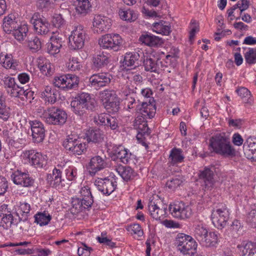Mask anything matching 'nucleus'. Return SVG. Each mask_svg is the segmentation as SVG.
<instances>
[{
    "label": "nucleus",
    "mask_w": 256,
    "mask_h": 256,
    "mask_svg": "<svg viewBox=\"0 0 256 256\" xmlns=\"http://www.w3.org/2000/svg\"><path fill=\"white\" fill-rule=\"evenodd\" d=\"M183 180L182 178L180 176H176L172 178V180H168L166 183V186L169 188L174 190L176 188L180 186Z\"/></svg>",
    "instance_id": "864d4df0"
},
{
    "label": "nucleus",
    "mask_w": 256,
    "mask_h": 256,
    "mask_svg": "<svg viewBox=\"0 0 256 256\" xmlns=\"http://www.w3.org/2000/svg\"><path fill=\"white\" fill-rule=\"evenodd\" d=\"M94 64H107L110 62L108 54L101 52L93 57Z\"/></svg>",
    "instance_id": "49530a36"
},
{
    "label": "nucleus",
    "mask_w": 256,
    "mask_h": 256,
    "mask_svg": "<svg viewBox=\"0 0 256 256\" xmlns=\"http://www.w3.org/2000/svg\"><path fill=\"white\" fill-rule=\"evenodd\" d=\"M112 153L117 158H120L122 163L126 164L128 162L127 150L122 146H114L112 148Z\"/></svg>",
    "instance_id": "2f4dec72"
},
{
    "label": "nucleus",
    "mask_w": 256,
    "mask_h": 256,
    "mask_svg": "<svg viewBox=\"0 0 256 256\" xmlns=\"http://www.w3.org/2000/svg\"><path fill=\"white\" fill-rule=\"evenodd\" d=\"M96 239L100 243L107 246L110 248H114L116 246V244L112 242L110 238L106 236V234L102 233L100 236L96 238Z\"/></svg>",
    "instance_id": "603ef678"
},
{
    "label": "nucleus",
    "mask_w": 256,
    "mask_h": 256,
    "mask_svg": "<svg viewBox=\"0 0 256 256\" xmlns=\"http://www.w3.org/2000/svg\"><path fill=\"white\" fill-rule=\"evenodd\" d=\"M82 200L80 198L74 200L72 202L73 208H75L76 212H78L83 210L84 209L88 208L91 206H86V204H84Z\"/></svg>",
    "instance_id": "6e6d98bb"
},
{
    "label": "nucleus",
    "mask_w": 256,
    "mask_h": 256,
    "mask_svg": "<svg viewBox=\"0 0 256 256\" xmlns=\"http://www.w3.org/2000/svg\"><path fill=\"white\" fill-rule=\"evenodd\" d=\"M16 22L14 16L12 14H8L3 19V29L8 34L10 33L16 28Z\"/></svg>",
    "instance_id": "c85d7f7f"
},
{
    "label": "nucleus",
    "mask_w": 256,
    "mask_h": 256,
    "mask_svg": "<svg viewBox=\"0 0 256 256\" xmlns=\"http://www.w3.org/2000/svg\"><path fill=\"white\" fill-rule=\"evenodd\" d=\"M170 210L174 217L182 220L188 218L192 214L191 208L188 206H186L182 202L170 206Z\"/></svg>",
    "instance_id": "2eb2a0df"
},
{
    "label": "nucleus",
    "mask_w": 256,
    "mask_h": 256,
    "mask_svg": "<svg viewBox=\"0 0 256 256\" xmlns=\"http://www.w3.org/2000/svg\"><path fill=\"white\" fill-rule=\"evenodd\" d=\"M106 166V163L103 158L99 156L92 157L88 165V169L91 176L103 170Z\"/></svg>",
    "instance_id": "aec40b11"
},
{
    "label": "nucleus",
    "mask_w": 256,
    "mask_h": 256,
    "mask_svg": "<svg viewBox=\"0 0 256 256\" xmlns=\"http://www.w3.org/2000/svg\"><path fill=\"white\" fill-rule=\"evenodd\" d=\"M214 167H205L203 170L199 171L198 176L202 186L205 190H211L215 183L214 179Z\"/></svg>",
    "instance_id": "f8f14e48"
},
{
    "label": "nucleus",
    "mask_w": 256,
    "mask_h": 256,
    "mask_svg": "<svg viewBox=\"0 0 256 256\" xmlns=\"http://www.w3.org/2000/svg\"><path fill=\"white\" fill-rule=\"evenodd\" d=\"M129 227L131 228V234L134 235L135 238H138L144 234V232L141 226L138 224L134 223L131 224Z\"/></svg>",
    "instance_id": "09e8293b"
},
{
    "label": "nucleus",
    "mask_w": 256,
    "mask_h": 256,
    "mask_svg": "<svg viewBox=\"0 0 256 256\" xmlns=\"http://www.w3.org/2000/svg\"><path fill=\"white\" fill-rule=\"evenodd\" d=\"M166 208H160L155 204L154 202L151 201L148 204V210L152 217L156 220H160L161 218L166 214Z\"/></svg>",
    "instance_id": "bb28decb"
},
{
    "label": "nucleus",
    "mask_w": 256,
    "mask_h": 256,
    "mask_svg": "<svg viewBox=\"0 0 256 256\" xmlns=\"http://www.w3.org/2000/svg\"><path fill=\"white\" fill-rule=\"evenodd\" d=\"M78 78L71 74L56 76L54 80V86L64 90H68L78 86Z\"/></svg>",
    "instance_id": "1a4fd4ad"
},
{
    "label": "nucleus",
    "mask_w": 256,
    "mask_h": 256,
    "mask_svg": "<svg viewBox=\"0 0 256 256\" xmlns=\"http://www.w3.org/2000/svg\"><path fill=\"white\" fill-rule=\"evenodd\" d=\"M84 134V138L89 142H100L102 141L104 138L103 133L98 129H88L86 130Z\"/></svg>",
    "instance_id": "393cba45"
},
{
    "label": "nucleus",
    "mask_w": 256,
    "mask_h": 256,
    "mask_svg": "<svg viewBox=\"0 0 256 256\" xmlns=\"http://www.w3.org/2000/svg\"><path fill=\"white\" fill-rule=\"evenodd\" d=\"M122 40L118 34H106L98 40V44L104 49L113 50L117 51L122 44Z\"/></svg>",
    "instance_id": "9b49d317"
},
{
    "label": "nucleus",
    "mask_w": 256,
    "mask_h": 256,
    "mask_svg": "<svg viewBox=\"0 0 256 256\" xmlns=\"http://www.w3.org/2000/svg\"><path fill=\"white\" fill-rule=\"evenodd\" d=\"M0 218L1 219V222L5 224L7 226H10L12 223L13 216L10 212L0 216Z\"/></svg>",
    "instance_id": "69168bd1"
},
{
    "label": "nucleus",
    "mask_w": 256,
    "mask_h": 256,
    "mask_svg": "<svg viewBox=\"0 0 256 256\" xmlns=\"http://www.w3.org/2000/svg\"><path fill=\"white\" fill-rule=\"evenodd\" d=\"M93 26L98 33L108 32L111 26V20L107 16L98 14L94 16Z\"/></svg>",
    "instance_id": "f3484780"
},
{
    "label": "nucleus",
    "mask_w": 256,
    "mask_h": 256,
    "mask_svg": "<svg viewBox=\"0 0 256 256\" xmlns=\"http://www.w3.org/2000/svg\"><path fill=\"white\" fill-rule=\"evenodd\" d=\"M52 22L56 28H60L64 25L65 20L60 14H56L52 18Z\"/></svg>",
    "instance_id": "052dcab7"
},
{
    "label": "nucleus",
    "mask_w": 256,
    "mask_h": 256,
    "mask_svg": "<svg viewBox=\"0 0 256 256\" xmlns=\"http://www.w3.org/2000/svg\"><path fill=\"white\" fill-rule=\"evenodd\" d=\"M250 0H240L234 4L236 8H238L240 10V16L242 15V12L248 10L250 6Z\"/></svg>",
    "instance_id": "4d7b16f0"
},
{
    "label": "nucleus",
    "mask_w": 256,
    "mask_h": 256,
    "mask_svg": "<svg viewBox=\"0 0 256 256\" xmlns=\"http://www.w3.org/2000/svg\"><path fill=\"white\" fill-rule=\"evenodd\" d=\"M210 146L216 153L224 157H232L236 154V150L231 144L230 138L224 134L212 136Z\"/></svg>",
    "instance_id": "f257e3e1"
},
{
    "label": "nucleus",
    "mask_w": 256,
    "mask_h": 256,
    "mask_svg": "<svg viewBox=\"0 0 256 256\" xmlns=\"http://www.w3.org/2000/svg\"><path fill=\"white\" fill-rule=\"evenodd\" d=\"M116 171L122 178L126 182L128 181V169L126 166L119 165Z\"/></svg>",
    "instance_id": "bf43d9fd"
},
{
    "label": "nucleus",
    "mask_w": 256,
    "mask_h": 256,
    "mask_svg": "<svg viewBox=\"0 0 256 256\" xmlns=\"http://www.w3.org/2000/svg\"><path fill=\"white\" fill-rule=\"evenodd\" d=\"M33 140L36 142L43 141L45 136V130L43 124L38 120L30 121Z\"/></svg>",
    "instance_id": "6ab92c4d"
},
{
    "label": "nucleus",
    "mask_w": 256,
    "mask_h": 256,
    "mask_svg": "<svg viewBox=\"0 0 256 256\" xmlns=\"http://www.w3.org/2000/svg\"><path fill=\"white\" fill-rule=\"evenodd\" d=\"M31 210L30 204L26 202H20L18 204L17 213L25 218L30 214Z\"/></svg>",
    "instance_id": "ea45409f"
},
{
    "label": "nucleus",
    "mask_w": 256,
    "mask_h": 256,
    "mask_svg": "<svg viewBox=\"0 0 256 256\" xmlns=\"http://www.w3.org/2000/svg\"><path fill=\"white\" fill-rule=\"evenodd\" d=\"M65 174L68 180L70 181L74 180L77 177V168L73 166H70L66 169Z\"/></svg>",
    "instance_id": "de8ad7c7"
},
{
    "label": "nucleus",
    "mask_w": 256,
    "mask_h": 256,
    "mask_svg": "<svg viewBox=\"0 0 256 256\" xmlns=\"http://www.w3.org/2000/svg\"><path fill=\"white\" fill-rule=\"evenodd\" d=\"M35 31L40 34H46L49 32L50 24L46 19L38 12L34 13L31 20Z\"/></svg>",
    "instance_id": "4468645a"
},
{
    "label": "nucleus",
    "mask_w": 256,
    "mask_h": 256,
    "mask_svg": "<svg viewBox=\"0 0 256 256\" xmlns=\"http://www.w3.org/2000/svg\"><path fill=\"white\" fill-rule=\"evenodd\" d=\"M50 41L51 44L52 46H56L59 48H60L62 46V38L60 36L59 34H54L53 36H51L50 38Z\"/></svg>",
    "instance_id": "680f3d73"
},
{
    "label": "nucleus",
    "mask_w": 256,
    "mask_h": 256,
    "mask_svg": "<svg viewBox=\"0 0 256 256\" xmlns=\"http://www.w3.org/2000/svg\"><path fill=\"white\" fill-rule=\"evenodd\" d=\"M244 58L246 62L249 64L256 63V48H249L244 54Z\"/></svg>",
    "instance_id": "c03bdc74"
},
{
    "label": "nucleus",
    "mask_w": 256,
    "mask_h": 256,
    "mask_svg": "<svg viewBox=\"0 0 256 256\" xmlns=\"http://www.w3.org/2000/svg\"><path fill=\"white\" fill-rule=\"evenodd\" d=\"M13 182L22 187H31L34 185V180L28 173L16 170L11 175Z\"/></svg>",
    "instance_id": "dca6fc26"
},
{
    "label": "nucleus",
    "mask_w": 256,
    "mask_h": 256,
    "mask_svg": "<svg viewBox=\"0 0 256 256\" xmlns=\"http://www.w3.org/2000/svg\"><path fill=\"white\" fill-rule=\"evenodd\" d=\"M140 40L149 46H158L161 45L162 40L158 37L151 34H144L140 38Z\"/></svg>",
    "instance_id": "a878e982"
},
{
    "label": "nucleus",
    "mask_w": 256,
    "mask_h": 256,
    "mask_svg": "<svg viewBox=\"0 0 256 256\" xmlns=\"http://www.w3.org/2000/svg\"><path fill=\"white\" fill-rule=\"evenodd\" d=\"M208 232V230L202 224H198L194 226V236L200 242L204 238V237Z\"/></svg>",
    "instance_id": "a19ab883"
},
{
    "label": "nucleus",
    "mask_w": 256,
    "mask_h": 256,
    "mask_svg": "<svg viewBox=\"0 0 256 256\" xmlns=\"http://www.w3.org/2000/svg\"><path fill=\"white\" fill-rule=\"evenodd\" d=\"M232 142L234 145L240 146L242 144L244 140L238 133H235L232 137Z\"/></svg>",
    "instance_id": "338daca9"
},
{
    "label": "nucleus",
    "mask_w": 256,
    "mask_h": 256,
    "mask_svg": "<svg viewBox=\"0 0 256 256\" xmlns=\"http://www.w3.org/2000/svg\"><path fill=\"white\" fill-rule=\"evenodd\" d=\"M8 188V182L6 178L0 176V196L4 195Z\"/></svg>",
    "instance_id": "0e129e2a"
},
{
    "label": "nucleus",
    "mask_w": 256,
    "mask_h": 256,
    "mask_svg": "<svg viewBox=\"0 0 256 256\" xmlns=\"http://www.w3.org/2000/svg\"><path fill=\"white\" fill-rule=\"evenodd\" d=\"M4 86L6 92L12 97L18 98L22 96H26L28 92L24 88L20 86L14 78L6 76L3 80Z\"/></svg>",
    "instance_id": "9d476101"
},
{
    "label": "nucleus",
    "mask_w": 256,
    "mask_h": 256,
    "mask_svg": "<svg viewBox=\"0 0 256 256\" xmlns=\"http://www.w3.org/2000/svg\"><path fill=\"white\" fill-rule=\"evenodd\" d=\"M96 101L89 94L82 92L71 102L70 106L72 111L76 114L82 115L85 110H92L95 105Z\"/></svg>",
    "instance_id": "7ed1b4c3"
},
{
    "label": "nucleus",
    "mask_w": 256,
    "mask_h": 256,
    "mask_svg": "<svg viewBox=\"0 0 256 256\" xmlns=\"http://www.w3.org/2000/svg\"><path fill=\"white\" fill-rule=\"evenodd\" d=\"M254 244L251 242H242L240 244L238 245V252L241 256H246L250 254L253 248Z\"/></svg>",
    "instance_id": "58836bf2"
},
{
    "label": "nucleus",
    "mask_w": 256,
    "mask_h": 256,
    "mask_svg": "<svg viewBox=\"0 0 256 256\" xmlns=\"http://www.w3.org/2000/svg\"><path fill=\"white\" fill-rule=\"evenodd\" d=\"M218 236L214 232H208L204 238L200 242L206 247L214 246L218 243Z\"/></svg>",
    "instance_id": "f704fd0d"
},
{
    "label": "nucleus",
    "mask_w": 256,
    "mask_h": 256,
    "mask_svg": "<svg viewBox=\"0 0 256 256\" xmlns=\"http://www.w3.org/2000/svg\"><path fill=\"white\" fill-rule=\"evenodd\" d=\"M86 149V144L80 142L78 140L70 150L74 154L80 155L84 153Z\"/></svg>",
    "instance_id": "a18cd8bd"
},
{
    "label": "nucleus",
    "mask_w": 256,
    "mask_h": 256,
    "mask_svg": "<svg viewBox=\"0 0 256 256\" xmlns=\"http://www.w3.org/2000/svg\"><path fill=\"white\" fill-rule=\"evenodd\" d=\"M236 92L244 103L252 104L253 99L250 91L248 88L244 87H241L237 89Z\"/></svg>",
    "instance_id": "4c0bfd02"
},
{
    "label": "nucleus",
    "mask_w": 256,
    "mask_h": 256,
    "mask_svg": "<svg viewBox=\"0 0 256 256\" xmlns=\"http://www.w3.org/2000/svg\"><path fill=\"white\" fill-rule=\"evenodd\" d=\"M229 218V210L225 204H218L212 211V222L218 229H222L226 226Z\"/></svg>",
    "instance_id": "39448f33"
},
{
    "label": "nucleus",
    "mask_w": 256,
    "mask_h": 256,
    "mask_svg": "<svg viewBox=\"0 0 256 256\" xmlns=\"http://www.w3.org/2000/svg\"><path fill=\"white\" fill-rule=\"evenodd\" d=\"M154 100L152 99L151 102L149 100L148 102H142L140 106L138 105L136 108L137 112H140L141 117L143 119L151 118H153L156 114V107L154 103Z\"/></svg>",
    "instance_id": "a211bd4d"
},
{
    "label": "nucleus",
    "mask_w": 256,
    "mask_h": 256,
    "mask_svg": "<svg viewBox=\"0 0 256 256\" xmlns=\"http://www.w3.org/2000/svg\"><path fill=\"white\" fill-rule=\"evenodd\" d=\"M111 81V76L108 73L94 74L90 78L92 86L99 88L107 86Z\"/></svg>",
    "instance_id": "4be33fe9"
},
{
    "label": "nucleus",
    "mask_w": 256,
    "mask_h": 256,
    "mask_svg": "<svg viewBox=\"0 0 256 256\" xmlns=\"http://www.w3.org/2000/svg\"><path fill=\"white\" fill-rule=\"evenodd\" d=\"M60 166L59 165L57 166L52 170V174H49L48 176V180L52 179L51 184L54 187L56 188H60L63 186L62 182L64 180L62 179V172L60 168Z\"/></svg>",
    "instance_id": "b1692460"
},
{
    "label": "nucleus",
    "mask_w": 256,
    "mask_h": 256,
    "mask_svg": "<svg viewBox=\"0 0 256 256\" xmlns=\"http://www.w3.org/2000/svg\"><path fill=\"white\" fill-rule=\"evenodd\" d=\"M28 30V25L23 24L18 26L17 28H15L12 32L15 38L20 42L22 41L26 37Z\"/></svg>",
    "instance_id": "c9c22d12"
},
{
    "label": "nucleus",
    "mask_w": 256,
    "mask_h": 256,
    "mask_svg": "<svg viewBox=\"0 0 256 256\" xmlns=\"http://www.w3.org/2000/svg\"><path fill=\"white\" fill-rule=\"evenodd\" d=\"M52 253V251L47 248H38L36 250V256H48Z\"/></svg>",
    "instance_id": "774afa93"
},
{
    "label": "nucleus",
    "mask_w": 256,
    "mask_h": 256,
    "mask_svg": "<svg viewBox=\"0 0 256 256\" xmlns=\"http://www.w3.org/2000/svg\"><path fill=\"white\" fill-rule=\"evenodd\" d=\"M10 108L7 106L2 98L0 99V118L8 120L10 116Z\"/></svg>",
    "instance_id": "79ce46f5"
},
{
    "label": "nucleus",
    "mask_w": 256,
    "mask_h": 256,
    "mask_svg": "<svg viewBox=\"0 0 256 256\" xmlns=\"http://www.w3.org/2000/svg\"><path fill=\"white\" fill-rule=\"evenodd\" d=\"M28 46L32 50H38L41 48V42L36 36H34L28 41Z\"/></svg>",
    "instance_id": "13d9d810"
},
{
    "label": "nucleus",
    "mask_w": 256,
    "mask_h": 256,
    "mask_svg": "<svg viewBox=\"0 0 256 256\" xmlns=\"http://www.w3.org/2000/svg\"><path fill=\"white\" fill-rule=\"evenodd\" d=\"M98 98L108 112L115 114L118 111L119 98L114 90L106 89L100 91Z\"/></svg>",
    "instance_id": "20e7f679"
},
{
    "label": "nucleus",
    "mask_w": 256,
    "mask_h": 256,
    "mask_svg": "<svg viewBox=\"0 0 256 256\" xmlns=\"http://www.w3.org/2000/svg\"><path fill=\"white\" fill-rule=\"evenodd\" d=\"M91 8L89 0H76V11L78 14L86 15Z\"/></svg>",
    "instance_id": "7c9ffc66"
},
{
    "label": "nucleus",
    "mask_w": 256,
    "mask_h": 256,
    "mask_svg": "<svg viewBox=\"0 0 256 256\" xmlns=\"http://www.w3.org/2000/svg\"><path fill=\"white\" fill-rule=\"evenodd\" d=\"M244 152L246 157L256 162V138L250 136L243 146Z\"/></svg>",
    "instance_id": "412c9836"
},
{
    "label": "nucleus",
    "mask_w": 256,
    "mask_h": 256,
    "mask_svg": "<svg viewBox=\"0 0 256 256\" xmlns=\"http://www.w3.org/2000/svg\"><path fill=\"white\" fill-rule=\"evenodd\" d=\"M184 158V156L180 149L174 148L172 150L169 159L172 164L182 162Z\"/></svg>",
    "instance_id": "e433bc0d"
},
{
    "label": "nucleus",
    "mask_w": 256,
    "mask_h": 256,
    "mask_svg": "<svg viewBox=\"0 0 256 256\" xmlns=\"http://www.w3.org/2000/svg\"><path fill=\"white\" fill-rule=\"evenodd\" d=\"M41 72L44 76L52 75L54 72V65H38Z\"/></svg>",
    "instance_id": "5fc2aeb1"
},
{
    "label": "nucleus",
    "mask_w": 256,
    "mask_h": 256,
    "mask_svg": "<svg viewBox=\"0 0 256 256\" xmlns=\"http://www.w3.org/2000/svg\"><path fill=\"white\" fill-rule=\"evenodd\" d=\"M58 94L56 88L52 86H46L41 94V97L46 102L54 104L56 102Z\"/></svg>",
    "instance_id": "5701e85b"
},
{
    "label": "nucleus",
    "mask_w": 256,
    "mask_h": 256,
    "mask_svg": "<svg viewBox=\"0 0 256 256\" xmlns=\"http://www.w3.org/2000/svg\"><path fill=\"white\" fill-rule=\"evenodd\" d=\"M80 194V198L82 200V202L84 204H86V206H91L94 200L90 188L87 186L82 187Z\"/></svg>",
    "instance_id": "c756f323"
},
{
    "label": "nucleus",
    "mask_w": 256,
    "mask_h": 256,
    "mask_svg": "<svg viewBox=\"0 0 256 256\" xmlns=\"http://www.w3.org/2000/svg\"><path fill=\"white\" fill-rule=\"evenodd\" d=\"M93 249L86 246L85 244L81 243L78 248V254L79 256H90Z\"/></svg>",
    "instance_id": "3c124183"
},
{
    "label": "nucleus",
    "mask_w": 256,
    "mask_h": 256,
    "mask_svg": "<svg viewBox=\"0 0 256 256\" xmlns=\"http://www.w3.org/2000/svg\"><path fill=\"white\" fill-rule=\"evenodd\" d=\"M144 120V119L142 118L141 124H139V126L138 127V134L136 138L139 142L141 143L146 149L148 148V146L146 143L143 141L142 136L144 134H148L150 132H148L150 129L148 128L146 122Z\"/></svg>",
    "instance_id": "cd10ccee"
},
{
    "label": "nucleus",
    "mask_w": 256,
    "mask_h": 256,
    "mask_svg": "<svg viewBox=\"0 0 256 256\" xmlns=\"http://www.w3.org/2000/svg\"><path fill=\"white\" fill-rule=\"evenodd\" d=\"M166 22L163 20L155 22L152 24L153 30L158 34L168 36L170 34V28L168 26L164 24Z\"/></svg>",
    "instance_id": "473e14b6"
},
{
    "label": "nucleus",
    "mask_w": 256,
    "mask_h": 256,
    "mask_svg": "<svg viewBox=\"0 0 256 256\" xmlns=\"http://www.w3.org/2000/svg\"><path fill=\"white\" fill-rule=\"evenodd\" d=\"M175 244L178 250L184 254H194L197 248V243L190 236L178 234Z\"/></svg>",
    "instance_id": "423d86ee"
},
{
    "label": "nucleus",
    "mask_w": 256,
    "mask_h": 256,
    "mask_svg": "<svg viewBox=\"0 0 256 256\" xmlns=\"http://www.w3.org/2000/svg\"><path fill=\"white\" fill-rule=\"evenodd\" d=\"M65 60L66 62L73 64H78L84 63V58L80 54L71 55L68 54L65 56Z\"/></svg>",
    "instance_id": "8fccbe9b"
},
{
    "label": "nucleus",
    "mask_w": 256,
    "mask_h": 256,
    "mask_svg": "<svg viewBox=\"0 0 256 256\" xmlns=\"http://www.w3.org/2000/svg\"><path fill=\"white\" fill-rule=\"evenodd\" d=\"M38 116L49 124L62 125L64 124L67 119V114L63 110L52 107L46 110L38 108Z\"/></svg>",
    "instance_id": "f03ea898"
},
{
    "label": "nucleus",
    "mask_w": 256,
    "mask_h": 256,
    "mask_svg": "<svg viewBox=\"0 0 256 256\" xmlns=\"http://www.w3.org/2000/svg\"><path fill=\"white\" fill-rule=\"evenodd\" d=\"M87 38L84 27L81 24L75 25L69 36L70 46L72 50L82 48Z\"/></svg>",
    "instance_id": "0eeeda50"
},
{
    "label": "nucleus",
    "mask_w": 256,
    "mask_h": 256,
    "mask_svg": "<svg viewBox=\"0 0 256 256\" xmlns=\"http://www.w3.org/2000/svg\"><path fill=\"white\" fill-rule=\"evenodd\" d=\"M78 140L76 136L74 134L68 135L63 142V146L66 150L70 151Z\"/></svg>",
    "instance_id": "37998d69"
},
{
    "label": "nucleus",
    "mask_w": 256,
    "mask_h": 256,
    "mask_svg": "<svg viewBox=\"0 0 256 256\" xmlns=\"http://www.w3.org/2000/svg\"><path fill=\"white\" fill-rule=\"evenodd\" d=\"M35 222L40 226H46L52 220V216L47 211L38 212L34 216Z\"/></svg>",
    "instance_id": "72a5a7b5"
},
{
    "label": "nucleus",
    "mask_w": 256,
    "mask_h": 256,
    "mask_svg": "<svg viewBox=\"0 0 256 256\" xmlns=\"http://www.w3.org/2000/svg\"><path fill=\"white\" fill-rule=\"evenodd\" d=\"M94 185L104 194L110 195L116 189V182L110 176L104 178H98L94 182Z\"/></svg>",
    "instance_id": "ddd939ff"
},
{
    "label": "nucleus",
    "mask_w": 256,
    "mask_h": 256,
    "mask_svg": "<svg viewBox=\"0 0 256 256\" xmlns=\"http://www.w3.org/2000/svg\"><path fill=\"white\" fill-rule=\"evenodd\" d=\"M1 64H14V60L11 54H2L0 56Z\"/></svg>",
    "instance_id": "e2e57ef3"
},
{
    "label": "nucleus",
    "mask_w": 256,
    "mask_h": 256,
    "mask_svg": "<svg viewBox=\"0 0 256 256\" xmlns=\"http://www.w3.org/2000/svg\"><path fill=\"white\" fill-rule=\"evenodd\" d=\"M22 156L24 160L36 168H42L47 164L48 156L34 150L24 152Z\"/></svg>",
    "instance_id": "6e6552de"
}]
</instances>
